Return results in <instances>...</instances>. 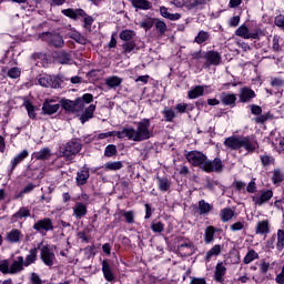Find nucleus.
<instances>
[{"mask_svg": "<svg viewBox=\"0 0 284 284\" xmlns=\"http://www.w3.org/2000/svg\"><path fill=\"white\" fill-rule=\"evenodd\" d=\"M110 136L128 139V141H134L135 143L148 141V139L152 138V131L150 130V119H142L136 123V129H134V126H126L121 131H109L98 134V139L100 141H103V139H110Z\"/></svg>", "mask_w": 284, "mask_h": 284, "instance_id": "obj_1", "label": "nucleus"}, {"mask_svg": "<svg viewBox=\"0 0 284 284\" xmlns=\"http://www.w3.org/2000/svg\"><path fill=\"white\" fill-rule=\"evenodd\" d=\"M224 145L230 150H237L240 154H252L258 148V142L254 136H230L224 141Z\"/></svg>", "mask_w": 284, "mask_h": 284, "instance_id": "obj_2", "label": "nucleus"}, {"mask_svg": "<svg viewBox=\"0 0 284 284\" xmlns=\"http://www.w3.org/2000/svg\"><path fill=\"white\" fill-rule=\"evenodd\" d=\"M61 12L64 17H68L73 21L83 19V28H85V30H92L94 19L91 16H88L83 9H63Z\"/></svg>", "mask_w": 284, "mask_h": 284, "instance_id": "obj_3", "label": "nucleus"}, {"mask_svg": "<svg viewBox=\"0 0 284 284\" xmlns=\"http://www.w3.org/2000/svg\"><path fill=\"white\" fill-rule=\"evenodd\" d=\"M79 152H81V143L70 141L60 149V156H63L67 161H72Z\"/></svg>", "mask_w": 284, "mask_h": 284, "instance_id": "obj_4", "label": "nucleus"}, {"mask_svg": "<svg viewBox=\"0 0 284 284\" xmlns=\"http://www.w3.org/2000/svg\"><path fill=\"white\" fill-rule=\"evenodd\" d=\"M186 160L191 165H194V168H201V170H204L207 156H205L201 151H190L186 154Z\"/></svg>", "mask_w": 284, "mask_h": 284, "instance_id": "obj_5", "label": "nucleus"}, {"mask_svg": "<svg viewBox=\"0 0 284 284\" xmlns=\"http://www.w3.org/2000/svg\"><path fill=\"white\" fill-rule=\"evenodd\" d=\"M272 196H274V192L272 190H261L254 195H252L251 199L254 205L261 207L262 205H265V203H268Z\"/></svg>", "mask_w": 284, "mask_h": 284, "instance_id": "obj_6", "label": "nucleus"}, {"mask_svg": "<svg viewBox=\"0 0 284 284\" xmlns=\"http://www.w3.org/2000/svg\"><path fill=\"white\" fill-rule=\"evenodd\" d=\"M38 82L42 88H60L63 81L59 77L42 75L39 78Z\"/></svg>", "mask_w": 284, "mask_h": 284, "instance_id": "obj_7", "label": "nucleus"}, {"mask_svg": "<svg viewBox=\"0 0 284 284\" xmlns=\"http://www.w3.org/2000/svg\"><path fill=\"white\" fill-rule=\"evenodd\" d=\"M40 39H42V41H47L48 43H51V45H54V48H63V37H61V34L59 33H51V32H47V33H42L40 36Z\"/></svg>", "mask_w": 284, "mask_h": 284, "instance_id": "obj_8", "label": "nucleus"}, {"mask_svg": "<svg viewBox=\"0 0 284 284\" xmlns=\"http://www.w3.org/2000/svg\"><path fill=\"white\" fill-rule=\"evenodd\" d=\"M61 108V103H57V100L54 99H47L43 102L42 105V112L43 114H57V112H59V109Z\"/></svg>", "mask_w": 284, "mask_h": 284, "instance_id": "obj_9", "label": "nucleus"}, {"mask_svg": "<svg viewBox=\"0 0 284 284\" xmlns=\"http://www.w3.org/2000/svg\"><path fill=\"white\" fill-rule=\"evenodd\" d=\"M236 37H241L242 39H258V31L250 30L247 26L242 24L235 31Z\"/></svg>", "mask_w": 284, "mask_h": 284, "instance_id": "obj_10", "label": "nucleus"}, {"mask_svg": "<svg viewBox=\"0 0 284 284\" xmlns=\"http://www.w3.org/2000/svg\"><path fill=\"white\" fill-rule=\"evenodd\" d=\"M203 170L204 172H222L223 162L219 158L214 159L213 161L206 159Z\"/></svg>", "mask_w": 284, "mask_h": 284, "instance_id": "obj_11", "label": "nucleus"}, {"mask_svg": "<svg viewBox=\"0 0 284 284\" xmlns=\"http://www.w3.org/2000/svg\"><path fill=\"white\" fill-rule=\"evenodd\" d=\"M33 230L37 232H50L51 230H54V226L52 225V220H50V217H44L34 223Z\"/></svg>", "mask_w": 284, "mask_h": 284, "instance_id": "obj_12", "label": "nucleus"}, {"mask_svg": "<svg viewBox=\"0 0 284 284\" xmlns=\"http://www.w3.org/2000/svg\"><path fill=\"white\" fill-rule=\"evenodd\" d=\"M41 258L44 265H48L49 267H52V265H54V261H57L54 253L48 246H43L41 248Z\"/></svg>", "mask_w": 284, "mask_h": 284, "instance_id": "obj_13", "label": "nucleus"}, {"mask_svg": "<svg viewBox=\"0 0 284 284\" xmlns=\"http://www.w3.org/2000/svg\"><path fill=\"white\" fill-rule=\"evenodd\" d=\"M204 59L206 60V68H210V65H219L221 63V54L216 51H209Z\"/></svg>", "mask_w": 284, "mask_h": 284, "instance_id": "obj_14", "label": "nucleus"}, {"mask_svg": "<svg viewBox=\"0 0 284 284\" xmlns=\"http://www.w3.org/2000/svg\"><path fill=\"white\" fill-rule=\"evenodd\" d=\"M30 216V209L28 206H22L11 216L12 223H19Z\"/></svg>", "mask_w": 284, "mask_h": 284, "instance_id": "obj_15", "label": "nucleus"}, {"mask_svg": "<svg viewBox=\"0 0 284 284\" xmlns=\"http://www.w3.org/2000/svg\"><path fill=\"white\" fill-rule=\"evenodd\" d=\"M88 214V203L77 202L73 206V216L83 219Z\"/></svg>", "mask_w": 284, "mask_h": 284, "instance_id": "obj_16", "label": "nucleus"}, {"mask_svg": "<svg viewBox=\"0 0 284 284\" xmlns=\"http://www.w3.org/2000/svg\"><path fill=\"white\" fill-rule=\"evenodd\" d=\"M24 265L23 256H18L10 265V274H19V272H23Z\"/></svg>", "mask_w": 284, "mask_h": 284, "instance_id": "obj_17", "label": "nucleus"}, {"mask_svg": "<svg viewBox=\"0 0 284 284\" xmlns=\"http://www.w3.org/2000/svg\"><path fill=\"white\" fill-rule=\"evenodd\" d=\"M102 273L109 283H112L114 281V273H112V268L110 267V263H108V260L102 261Z\"/></svg>", "mask_w": 284, "mask_h": 284, "instance_id": "obj_18", "label": "nucleus"}, {"mask_svg": "<svg viewBox=\"0 0 284 284\" xmlns=\"http://www.w3.org/2000/svg\"><path fill=\"white\" fill-rule=\"evenodd\" d=\"M97 110V105L90 104L85 111L80 115L81 123H88L90 119L94 116V111Z\"/></svg>", "mask_w": 284, "mask_h": 284, "instance_id": "obj_19", "label": "nucleus"}, {"mask_svg": "<svg viewBox=\"0 0 284 284\" xmlns=\"http://www.w3.org/2000/svg\"><path fill=\"white\" fill-rule=\"evenodd\" d=\"M227 268L223 263H217L215 266L214 278L217 283H223V276H225Z\"/></svg>", "mask_w": 284, "mask_h": 284, "instance_id": "obj_20", "label": "nucleus"}, {"mask_svg": "<svg viewBox=\"0 0 284 284\" xmlns=\"http://www.w3.org/2000/svg\"><path fill=\"white\" fill-rule=\"evenodd\" d=\"M207 88V85H196L193 89H191L187 92V97L189 99H199V97H203V94L205 93V89Z\"/></svg>", "mask_w": 284, "mask_h": 284, "instance_id": "obj_21", "label": "nucleus"}, {"mask_svg": "<svg viewBox=\"0 0 284 284\" xmlns=\"http://www.w3.org/2000/svg\"><path fill=\"white\" fill-rule=\"evenodd\" d=\"M178 252L181 254V256H192V254H194V245L191 243L181 244L178 247Z\"/></svg>", "mask_w": 284, "mask_h": 284, "instance_id": "obj_22", "label": "nucleus"}, {"mask_svg": "<svg viewBox=\"0 0 284 284\" xmlns=\"http://www.w3.org/2000/svg\"><path fill=\"white\" fill-rule=\"evenodd\" d=\"M256 97V93L250 88H243L240 92V100L242 103H247L251 99H254Z\"/></svg>", "mask_w": 284, "mask_h": 284, "instance_id": "obj_23", "label": "nucleus"}, {"mask_svg": "<svg viewBox=\"0 0 284 284\" xmlns=\"http://www.w3.org/2000/svg\"><path fill=\"white\" fill-rule=\"evenodd\" d=\"M160 14L163 19H169V21H179L181 19V13H170L168 7H160Z\"/></svg>", "mask_w": 284, "mask_h": 284, "instance_id": "obj_24", "label": "nucleus"}, {"mask_svg": "<svg viewBox=\"0 0 284 284\" xmlns=\"http://www.w3.org/2000/svg\"><path fill=\"white\" fill-rule=\"evenodd\" d=\"M29 152L28 150H23L22 152H20L18 155H16L12 161H11V168L12 170H14V168H17L19 165V163H23V161H26V159H28L29 156Z\"/></svg>", "mask_w": 284, "mask_h": 284, "instance_id": "obj_25", "label": "nucleus"}, {"mask_svg": "<svg viewBox=\"0 0 284 284\" xmlns=\"http://www.w3.org/2000/svg\"><path fill=\"white\" fill-rule=\"evenodd\" d=\"M135 10H152V2L150 0H133L131 4Z\"/></svg>", "mask_w": 284, "mask_h": 284, "instance_id": "obj_26", "label": "nucleus"}, {"mask_svg": "<svg viewBox=\"0 0 284 284\" xmlns=\"http://www.w3.org/2000/svg\"><path fill=\"white\" fill-rule=\"evenodd\" d=\"M256 234H270V221L263 220L255 226Z\"/></svg>", "mask_w": 284, "mask_h": 284, "instance_id": "obj_27", "label": "nucleus"}, {"mask_svg": "<svg viewBox=\"0 0 284 284\" xmlns=\"http://www.w3.org/2000/svg\"><path fill=\"white\" fill-rule=\"evenodd\" d=\"M89 179H90V169H83L80 172H78L77 183L78 185H85Z\"/></svg>", "mask_w": 284, "mask_h": 284, "instance_id": "obj_28", "label": "nucleus"}, {"mask_svg": "<svg viewBox=\"0 0 284 284\" xmlns=\"http://www.w3.org/2000/svg\"><path fill=\"white\" fill-rule=\"evenodd\" d=\"M224 105H234L236 103V94L223 92L220 97Z\"/></svg>", "mask_w": 284, "mask_h": 284, "instance_id": "obj_29", "label": "nucleus"}, {"mask_svg": "<svg viewBox=\"0 0 284 284\" xmlns=\"http://www.w3.org/2000/svg\"><path fill=\"white\" fill-rule=\"evenodd\" d=\"M21 231L13 229L7 233V241H9V243H19V241H21Z\"/></svg>", "mask_w": 284, "mask_h": 284, "instance_id": "obj_30", "label": "nucleus"}, {"mask_svg": "<svg viewBox=\"0 0 284 284\" xmlns=\"http://www.w3.org/2000/svg\"><path fill=\"white\" fill-rule=\"evenodd\" d=\"M105 172H116L118 170H121L123 168V162L115 161V162H106L103 165Z\"/></svg>", "mask_w": 284, "mask_h": 284, "instance_id": "obj_31", "label": "nucleus"}, {"mask_svg": "<svg viewBox=\"0 0 284 284\" xmlns=\"http://www.w3.org/2000/svg\"><path fill=\"white\" fill-rule=\"evenodd\" d=\"M153 26H155V29L158 30L161 37H163L165 32H168V24L165 23V21L161 19L155 18Z\"/></svg>", "mask_w": 284, "mask_h": 284, "instance_id": "obj_32", "label": "nucleus"}, {"mask_svg": "<svg viewBox=\"0 0 284 284\" xmlns=\"http://www.w3.org/2000/svg\"><path fill=\"white\" fill-rule=\"evenodd\" d=\"M121 83H123V79H121L116 75L109 77L105 79V84L109 88H119V85H121Z\"/></svg>", "mask_w": 284, "mask_h": 284, "instance_id": "obj_33", "label": "nucleus"}, {"mask_svg": "<svg viewBox=\"0 0 284 284\" xmlns=\"http://www.w3.org/2000/svg\"><path fill=\"white\" fill-rule=\"evenodd\" d=\"M221 254V245L216 244L214 245L205 255L206 263H210L214 256H219Z\"/></svg>", "mask_w": 284, "mask_h": 284, "instance_id": "obj_34", "label": "nucleus"}, {"mask_svg": "<svg viewBox=\"0 0 284 284\" xmlns=\"http://www.w3.org/2000/svg\"><path fill=\"white\" fill-rule=\"evenodd\" d=\"M57 60L62 65H68V63H70V61H72V55H70V53H68L65 51H60L57 55Z\"/></svg>", "mask_w": 284, "mask_h": 284, "instance_id": "obj_35", "label": "nucleus"}, {"mask_svg": "<svg viewBox=\"0 0 284 284\" xmlns=\"http://www.w3.org/2000/svg\"><path fill=\"white\" fill-rule=\"evenodd\" d=\"M60 105L67 112H77V104L72 100H61Z\"/></svg>", "mask_w": 284, "mask_h": 284, "instance_id": "obj_36", "label": "nucleus"}, {"mask_svg": "<svg viewBox=\"0 0 284 284\" xmlns=\"http://www.w3.org/2000/svg\"><path fill=\"white\" fill-rule=\"evenodd\" d=\"M37 248H31L29 254L27 255L26 260H24V267H28L30 265H32V263H34L37 261Z\"/></svg>", "mask_w": 284, "mask_h": 284, "instance_id": "obj_37", "label": "nucleus"}, {"mask_svg": "<svg viewBox=\"0 0 284 284\" xmlns=\"http://www.w3.org/2000/svg\"><path fill=\"white\" fill-rule=\"evenodd\" d=\"M162 114H163L165 121H168L169 123H172V121H174V119H176V112H174V109H172V108H165L162 111Z\"/></svg>", "mask_w": 284, "mask_h": 284, "instance_id": "obj_38", "label": "nucleus"}, {"mask_svg": "<svg viewBox=\"0 0 284 284\" xmlns=\"http://www.w3.org/2000/svg\"><path fill=\"white\" fill-rule=\"evenodd\" d=\"M170 180L168 178H158V187L161 192H168L170 190Z\"/></svg>", "mask_w": 284, "mask_h": 284, "instance_id": "obj_39", "label": "nucleus"}, {"mask_svg": "<svg viewBox=\"0 0 284 284\" xmlns=\"http://www.w3.org/2000/svg\"><path fill=\"white\" fill-rule=\"evenodd\" d=\"M256 260H258V253H256V251H254V250H248V252L244 256V264L250 265V263H252Z\"/></svg>", "mask_w": 284, "mask_h": 284, "instance_id": "obj_40", "label": "nucleus"}, {"mask_svg": "<svg viewBox=\"0 0 284 284\" xmlns=\"http://www.w3.org/2000/svg\"><path fill=\"white\" fill-rule=\"evenodd\" d=\"M134 37H136V32L132 31V30H123L121 33H120V39L122 41H126V42H130L132 41V39H134Z\"/></svg>", "mask_w": 284, "mask_h": 284, "instance_id": "obj_41", "label": "nucleus"}, {"mask_svg": "<svg viewBox=\"0 0 284 284\" xmlns=\"http://www.w3.org/2000/svg\"><path fill=\"white\" fill-rule=\"evenodd\" d=\"M34 159H37L38 161H43L45 159L50 158V149L45 148L42 149L36 153H33Z\"/></svg>", "mask_w": 284, "mask_h": 284, "instance_id": "obj_42", "label": "nucleus"}, {"mask_svg": "<svg viewBox=\"0 0 284 284\" xmlns=\"http://www.w3.org/2000/svg\"><path fill=\"white\" fill-rule=\"evenodd\" d=\"M199 211H200V214H209L212 211V205L205 202V200H201L199 202Z\"/></svg>", "mask_w": 284, "mask_h": 284, "instance_id": "obj_43", "label": "nucleus"}, {"mask_svg": "<svg viewBox=\"0 0 284 284\" xmlns=\"http://www.w3.org/2000/svg\"><path fill=\"white\" fill-rule=\"evenodd\" d=\"M221 219L224 223L234 219V211L232 209H224L221 213Z\"/></svg>", "mask_w": 284, "mask_h": 284, "instance_id": "obj_44", "label": "nucleus"}, {"mask_svg": "<svg viewBox=\"0 0 284 284\" xmlns=\"http://www.w3.org/2000/svg\"><path fill=\"white\" fill-rule=\"evenodd\" d=\"M155 18H148L146 20H143L140 22V27L148 32L149 30H152V27L154 26Z\"/></svg>", "mask_w": 284, "mask_h": 284, "instance_id": "obj_45", "label": "nucleus"}, {"mask_svg": "<svg viewBox=\"0 0 284 284\" xmlns=\"http://www.w3.org/2000/svg\"><path fill=\"white\" fill-rule=\"evenodd\" d=\"M207 39H210V33H207V31H200L195 37V43L201 45V43H205Z\"/></svg>", "mask_w": 284, "mask_h": 284, "instance_id": "obj_46", "label": "nucleus"}, {"mask_svg": "<svg viewBox=\"0 0 284 284\" xmlns=\"http://www.w3.org/2000/svg\"><path fill=\"white\" fill-rule=\"evenodd\" d=\"M283 247H284V231L278 230L277 231L276 248L278 250V252H283Z\"/></svg>", "mask_w": 284, "mask_h": 284, "instance_id": "obj_47", "label": "nucleus"}, {"mask_svg": "<svg viewBox=\"0 0 284 284\" xmlns=\"http://www.w3.org/2000/svg\"><path fill=\"white\" fill-rule=\"evenodd\" d=\"M24 108L29 114L30 119H37V113L34 112V105L30 101L24 102Z\"/></svg>", "mask_w": 284, "mask_h": 284, "instance_id": "obj_48", "label": "nucleus"}, {"mask_svg": "<svg viewBox=\"0 0 284 284\" xmlns=\"http://www.w3.org/2000/svg\"><path fill=\"white\" fill-rule=\"evenodd\" d=\"M116 145L114 144H109L105 150H104V156H108V158H112V156H115L116 154Z\"/></svg>", "mask_w": 284, "mask_h": 284, "instance_id": "obj_49", "label": "nucleus"}, {"mask_svg": "<svg viewBox=\"0 0 284 284\" xmlns=\"http://www.w3.org/2000/svg\"><path fill=\"white\" fill-rule=\"evenodd\" d=\"M125 54H130V52H133V50L136 48V42L134 41H129V42H125L123 45H122Z\"/></svg>", "mask_w": 284, "mask_h": 284, "instance_id": "obj_50", "label": "nucleus"}, {"mask_svg": "<svg viewBox=\"0 0 284 284\" xmlns=\"http://www.w3.org/2000/svg\"><path fill=\"white\" fill-rule=\"evenodd\" d=\"M214 240V229L213 226H209L205 230V243H212Z\"/></svg>", "mask_w": 284, "mask_h": 284, "instance_id": "obj_51", "label": "nucleus"}, {"mask_svg": "<svg viewBox=\"0 0 284 284\" xmlns=\"http://www.w3.org/2000/svg\"><path fill=\"white\" fill-rule=\"evenodd\" d=\"M174 109L180 114H184V112H187V110H192V106H190V104H187V103H179V104L175 105Z\"/></svg>", "mask_w": 284, "mask_h": 284, "instance_id": "obj_52", "label": "nucleus"}, {"mask_svg": "<svg viewBox=\"0 0 284 284\" xmlns=\"http://www.w3.org/2000/svg\"><path fill=\"white\" fill-rule=\"evenodd\" d=\"M210 0H187L186 8H196V6H205Z\"/></svg>", "mask_w": 284, "mask_h": 284, "instance_id": "obj_53", "label": "nucleus"}, {"mask_svg": "<svg viewBox=\"0 0 284 284\" xmlns=\"http://www.w3.org/2000/svg\"><path fill=\"white\" fill-rule=\"evenodd\" d=\"M0 272L2 274H10V262L8 260L0 261Z\"/></svg>", "mask_w": 284, "mask_h": 284, "instance_id": "obj_54", "label": "nucleus"}, {"mask_svg": "<svg viewBox=\"0 0 284 284\" xmlns=\"http://www.w3.org/2000/svg\"><path fill=\"white\" fill-rule=\"evenodd\" d=\"M8 77H10V79H19V77H21V69H19V68H11L8 71Z\"/></svg>", "mask_w": 284, "mask_h": 284, "instance_id": "obj_55", "label": "nucleus"}, {"mask_svg": "<svg viewBox=\"0 0 284 284\" xmlns=\"http://www.w3.org/2000/svg\"><path fill=\"white\" fill-rule=\"evenodd\" d=\"M273 183H283V179H284V176H283V173L280 171V170H275L274 172H273Z\"/></svg>", "mask_w": 284, "mask_h": 284, "instance_id": "obj_56", "label": "nucleus"}, {"mask_svg": "<svg viewBox=\"0 0 284 284\" xmlns=\"http://www.w3.org/2000/svg\"><path fill=\"white\" fill-rule=\"evenodd\" d=\"M151 230H152V232L161 234V232H163V230H165V226L163 225V223L156 222V223H152Z\"/></svg>", "mask_w": 284, "mask_h": 284, "instance_id": "obj_57", "label": "nucleus"}, {"mask_svg": "<svg viewBox=\"0 0 284 284\" xmlns=\"http://www.w3.org/2000/svg\"><path fill=\"white\" fill-rule=\"evenodd\" d=\"M71 39H74V41H77V43H81V45H85V38L83 36H81V33L75 32L71 34Z\"/></svg>", "mask_w": 284, "mask_h": 284, "instance_id": "obj_58", "label": "nucleus"}, {"mask_svg": "<svg viewBox=\"0 0 284 284\" xmlns=\"http://www.w3.org/2000/svg\"><path fill=\"white\" fill-rule=\"evenodd\" d=\"M245 227V222H235L234 224L231 225V231L232 232H241Z\"/></svg>", "mask_w": 284, "mask_h": 284, "instance_id": "obj_59", "label": "nucleus"}, {"mask_svg": "<svg viewBox=\"0 0 284 284\" xmlns=\"http://www.w3.org/2000/svg\"><path fill=\"white\" fill-rule=\"evenodd\" d=\"M171 6H175V8H183V7L187 8L190 3H187V1H184V0H172Z\"/></svg>", "mask_w": 284, "mask_h": 284, "instance_id": "obj_60", "label": "nucleus"}, {"mask_svg": "<svg viewBox=\"0 0 284 284\" xmlns=\"http://www.w3.org/2000/svg\"><path fill=\"white\" fill-rule=\"evenodd\" d=\"M74 104H75V112H79V110H83V108H85V102L81 98H78L77 100H74Z\"/></svg>", "mask_w": 284, "mask_h": 284, "instance_id": "obj_61", "label": "nucleus"}, {"mask_svg": "<svg viewBox=\"0 0 284 284\" xmlns=\"http://www.w3.org/2000/svg\"><path fill=\"white\" fill-rule=\"evenodd\" d=\"M274 23L277 26V28H282L284 30V16L280 14L275 17Z\"/></svg>", "mask_w": 284, "mask_h": 284, "instance_id": "obj_62", "label": "nucleus"}, {"mask_svg": "<svg viewBox=\"0 0 284 284\" xmlns=\"http://www.w3.org/2000/svg\"><path fill=\"white\" fill-rule=\"evenodd\" d=\"M123 216L126 223H134V212L132 211L124 212Z\"/></svg>", "mask_w": 284, "mask_h": 284, "instance_id": "obj_63", "label": "nucleus"}, {"mask_svg": "<svg viewBox=\"0 0 284 284\" xmlns=\"http://www.w3.org/2000/svg\"><path fill=\"white\" fill-rule=\"evenodd\" d=\"M246 192L254 194V192H256V182L251 181L246 186Z\"/></svg>", "mask_w": 284, "mask_h": 284, "instance_id": "obj_64", "label": "nucleus"}]
</instances>
